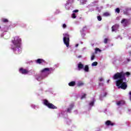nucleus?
<instances>
[{"label": "nucleus", "instance_id": "nucleus-31", "mask_svg": "<svg viewBox=\"0 0 131 131\" xmlns=\"http://www.w3.org/2000/svg\"><path fill=\"white\" fill-rule=\"evenodd\" d=\"M90 106H94V101H92L90 103Z\"/></svg>", "mask_w": 131, "mask_h": 131}, {"label": "nucleus", "instance_id": "nucleus-28", "mask_svg": "<svg viewBox=\"0 0 131 131\" xmlns=\"http://www.w3.org/2000/svg\"><path fill=\"white\" fill-rule=\"evenodd\" d=\"M78 12H79V10L76 9L73 11V13H78Z\"/></svg>", "mask_w": 131, "mask_h": 131}, {"label": "nucleus", "instance_id": "nucleus-32", "mask_svg": "<svg viewBox=\"0 0 131 131\" xmlns=\"http://www.w3.org/2000/svg\"><path fill=\"white\" fill-rule=\"evenodd\" d=\"M95 51L96 52H98V51H99V52H101V50H100V49L99 48H96Z\"/></svg>", "mask_w": 131, "mask_h": 131}, {"label": "nucleus", "instance_id": "nucleus-4", "mask_svg": "<svg viewBox=\"0 0 131 131\" xmlns=\"http://www.w3.org/2000/svg\"><path fill=\"white\" fill-rule=\"evenodd\" d=\"M63 42L66 45V47L68 48L69 47V43L70 42V38H69V34H63Z\"/></svg>", "mask_w": 131, "mask_h": 131}, {"label": "nucleus", "instance_id": "nucleus-33", "mask_svg": "<svg viewBox=\"0 0 131 131\" xmlns=\"http://www.w3.org/2000/svg\"><path fill=\"white\" fill-rule=\"evenodd\" d=\"M106 96H107V93H106V92H105V93H104V95H103V96H104V97H106Z\"/></svg>", "mask_w": 131, "mask_h": 131}, {"label": "nucleus", "instance_id": "nucleus-19", "mask_svg": "<svg viewBox=\"0 0 131 131\" xmlns=\"http://www.w3.org/2000/svg\"><path fill=\"white\" fill-rule=\"evenodd\" d=\"M103 16L104 17H108L109 16H110V13H109L108 12H104L103 13Z\"/></svg>", "mask_w": 131, "mask_h": 131}, {"label": "nucleus", "instance_id": "nucleus-20", "mask_svg": "<svg viewBox=\"0 0 131 131\" xmlns=\"http://www.w3.org/2000/svg\"><path fill=\"white\" fill-rule=\"evenodd\" d=\"M115 12L116 13H118V14H119V13H120V9H119V8H116L115 10Z\"/></svg>", "mask_w": 131, "mask_h": 131}, {"label": "nucleus", "instance_id": "nucleus-26", "mask_svg": "<svg viewBox=\"0 0 131 131\" xmlns=\"http://www.w3.org/2000/svg\"><path fill=\"white\" fill-rule=\"evenodd\" d=\"M104 43H108V38H105L104 40Z\"/></svg>", "mask_w": 131, "mask_h": 131}, {"label": "nucleus", "instance_id": "nucleus-3", "mask_svg": "<svg viewBox=\"0 0 131 131\" xmlns=\"http://www.w3.org/2000/svg\"><path fill=\"white\" fill-rule=\"evenodd\" d=\"M43 104L45 106H47L49 109H57L58 107L55 106L53 103H51L48 101V100L45 99L43 100Z\"/></svg>", "mask_w": 131, "mask_h": 131}, {"label": "nucleus", "instance_id": "nucleus-8", "mask_svg": "<svg viewBox=\"0 0 131 131\" xmlns=\"http://www.w3.org/2000/svg\"><path fill=\"white\" fill-rule=\"evenodd\" d=\"M73 107H74V103L71 104L70 105L69 107L67 108V112L71 113V110H72L73 109Z\"/></svg>", "mask_w": 131, "mask_h": 131}, {"label": "nucleus", "instance_id": "nucleus-13", "mask_svg": "<svg viewBox=\"0 0 131 131\" xmlns=\"http://www.w3.org/2000/svg\"><path fill=\"white\" fill-rule=\"evenodd\" d=\"M84 66L81 63V62H79L78 64V68L79 70H81V69H83Z\"/></svg>", "mask_w": 131, "mask_h": 131}, {"label": "nucleus", "instance_id": "nucleus-27", "mask_svg": "<svg viewBox=\"0 0 131 131\" xmlns=\"http://www.w3.org/2000/svg\"><path fill=\"white\" fill-rule=\"evenodd\" d=\"M78 86H81V85H83V82L78 83Z\"/></svg>", "mask_w": 131, "mask_h": 131}, {"label": "nucleus", "instance_id": "nucleus-17", "mask_svg": "<svg viewBox=\"0 0 131 131\" xmlns=\"http://www.w3.org/2000/svg\"><path fill=\"white\" fill-rule=\"evenodd\" d=\"M84 71H85V72H89V66L85 65L84 68Z\"/></svg>", "mask_w": 131, "mask_h": 131}, {"label": "nucleus", "instance_id": "nucleus-7", "mask_svg": "<svg viewBox=\"0 0 131 131\" xmlns=\"http://www.w3.org/2000/svg\"><path fill=\"white\" fill-rule=\"evenodd\" d=\"M118 28H119V25H115L113 26L112 27V31L113 32L114 31H116V30H117V29H118Z\"/></svg>", "mask_w": 131, "mask_h": 131}, {"label": "nucleus", "instance_id": "nucleus-21", "mask_svg": "<svg viewBox=\"0 0 131 131\" xmlns=\"http://www.w3.org/2000/svg\"><path fill=\"white\" fill-rule=\"evenodd\" d=\"M97 20H98V21H102V16H97Z\"/></svg>", "mask_w": 131, "mask_h": 131}, {"label": "nucleus", "instance_id": "nucleus-9", "mask_svg": "<svg viewBox=\"0 0 131 131\" xmlns=\"http://www.w3.org/2000/svg\"><path fill=\"white\" fill-rule=\"evenodd\" d=\"M124 104H125V101H124V100L119 101L117 102V105L118 106H122L123 105H124Z\"/></svg>", "mask_w": 131, "mask_h": 131}, {"label": "nucleus", "instance_id": "nucleus-41", "mask_svg": "<svg viewBox=\"0 0 131 131\" xmlns=\"http://www.w3.org/2000/svg\"><path fill=\"white\" fill-rule=\"evenodd\" d=\"M0 28H1V27H0Z\"/></svg>", "mask_w": 131, "mask_h": 131}, {"label": "nucleus", "instance_id": "nucleus-6", "mask_svg": "<svg viewBox=\"0 0 131 131\" xmlns=\"http://www.w3.org/2000/svg\"><path fill=\"white\" fill-rule=\"evenodd\" d=\"M19 72L20 73H21V74H28L29 73V71L27 69H24L23 68H21L19 70Z\"/></svg>", "mask_w": 131, "mask_h": 131}, {"label": "nucleus", "instance_id": "nucleus-37", "mask_svg": "<svg viewBox=\"0 0 131 131\" xmlns=\"http://www.w3.org/2000/svg\"><path fill=\"white\" fill-rule=\"evenodd\" d=\"M107 82H109V80L107 81Z\"/></svg>", "mask_w": 131, "mask_h": 131}, {"label": "nucleus", "instance_id": "nucleus-29", "mask_svg": "<svg viewBox=\"0 0 131 131\" xmlns=\"http://www.w3.org/2000/svg\"><path fill=\"white\" fill-rule=\"evenodd\" d=\"M99 81H103V80H104V79H103L102 77H100L99 78Z\"/></svg>", "mask_w": 131, "mask_h": 131}, {"label": "nucleus", "instance_id": "nucleus-25", "mask_svg": "<svg viewBox=\"0 0 131 131\" xmlns=\"http://www.w3.org/2000/svg\"><path fill=\"white\" fill-rule=\"evenodd\" d=\"M86 96V94H84L82 96V97H81V100H82V99H84V98H85Z\"/></svg>", "mask_w": 131, "mask_h": 131}, {"label": "nucleus", "instance_id": "nucleus-14", "mask_svg": "<svg viewBox=\"0 0 131 131\" xmlns=\"http://www.w3.org/2000/svg\"><path fill=\"white\" fill-rule=\"evenodd\" d=\"M9 30V27L8 26H5L3 29L2 31L4 32H8V31Z\"/></svg>", "mask_w": 131, "mask_h": 131}, {"label": "nucleus", "instance_id": "nucleus-34", "mask_svg": "<svg viewBox=\"0 0 131 131\" xmlns=\"http://www.w3.org/2000/svg\"><path fill=\"white\" fill-rule=\"evenodd\" d=\"M127 62H129V61H130V59L127 58Z\"/></svg>", "mask_w": 131, "mask_h": 131}, {"label": "nucleus", "instance_id": "nucleus-10", "mask_svg": "<svg viewBox=\"0 0 131 131\" xmlns=\"http://www.w3.org/2000/svg\"><path fill=\"white\" fill-rule=\"evenodd\" d=\"M105 125H107V126H109V125H111V126H113L114 125V123L111 122V121L107 120L105 122Z\"/></svg>", "mask_w": 131, "mask_h": 131}, {"label": "nucleus", "instance_id": "nucleus-18", "mask_svg": "<svg viewBox=\"0 0 131 131\" xmlns=\"http://www.w3.org/2000/svg\"><path fill=\"white\" fill-rule=\"evenodd\" d=\"M2 21L3 23H8V22H9V20H8V19H7V18H2Z\"/></svg>", "mask_w": 131, "mask_h": 131}, {"label": "nucleus", "instance_id": "nucleus-35", "mask_svg": "<svg viewBox=\"0 0 131 131\" xmlns=\"http://www.w3.org/2000/svg\"><path fill=\"white\" fill-rule=\"evenodd\" d=\"M75 47H76V48H77V47H78V44H76Z\"/></svg>", "mask_w": 131, "mask_h": 131}, {"label": "nucleus", "instance_id": "nucleus-1", "mask_svg": "<svg viewBox=\"0 0 131 131\" xmlns=\"http://www.w3.org/2000/svg\"><path fill=\"white\" fill-rule=\"evenodd\" d=\"M22 40L18 36H16L13 38V39L12 40V42L13 44V46L11 47V49L13 50V52L16 55H19L21 54V42Z\"/></svg>", "mask_w": 131, "mask_h": 131}, {"label": "nucleus", "instance_id": "nucleus-24", "mask_svg": "<svg viewBox=\"0 0 131 131\" xmlns=\"http://www.w3.org/2000/svg\"><path fill=\"white\" fill-rule=\"evenodd\" d=\"M95 54H93L91 56V61H93V60H94L95 59Z\"/></svg>", "mask_w": 131, "mask_h": 131}, {"label": "nucleus", "instance_id": "nucleus-22", "mask_svg": "<svg viewBox=\"0 0 131 131\" xmlns=\"http://www.w3.org/2000/svg\"><path fill=\"white\" fill-rule=\"evenodd\" d=\"M98 65V62L95 61L92 63V66H97Z\"/></svg>", "mask_w": 131, "mask_h": 131}, {"label": "nucleus", "instance_id": "nucleus-36", "mask_svg": "<svg viewBox=\"0 0 131 131\" xmlns=\"http://www.w3.org/2000/svg\"><path fill=\"white\" fill-rule=\"evenodd\" d=\"M129 54H131V51L129 52Z\"/></svg>", "mask_w": 131, "mask_h": 131}, {"label": "nucleus", "instance_id": "nucleus-38", "mask_svg": "<svg viewBox=\"0 0 131 131\" xmlns=\"http://www.w3.org/2000/svg\"><path fill=\"white\" fill-rule=\"evenodd\" d=\"M80 57H81V56H79V58H80Z\"/></svg>", "mask_w": 131, "mask_h": 131}, {"label": "nucleus", "instance_id": "nucleus-16", "mask_svg": "<svg viewBox=\"0 0 131 131\" xmlns=\"http://www.w3.org/2000/svg\"><path fill=\"white\" fill-rule=\"evenodd\" d=\"M49 71H50V68H46L42 69L41 71V73H45V72H49Z\"/></svg>", "mask_w": 131, "mask_h": 131}, {"label": "nucleus", "instance_id": "nucleus-12", "mask_svg": "<svg viewBox=\"0 0 131 131\" xmlns=\"http://www.w3.org/2000/svg\"><path fill=\"white\" fill-rule=\"evenodd\" d=\"M121 23L122 24H123V23H124V25L126 26L127 25V23H128V20H127V19L124 18L122 19Z\"/></svg>", "mask_w": 131, "mask_h": 131}, {"label": "nucleus", "instance_id": "nucleus-39", "mask_svg": "<svg viewBox=\"0 0 131 131\" xmlns=\"http://www.w3.org/2000/svg\"><path fill=\"white\" fill-rule=\"evenodd\" d=\"M37 80H38V78H37Z\"/></svg>", "mask_w": 131, "mask_h": 131}, {"label": "nucleus", "instance_id": "nucleus-40", "mask_svg": "<svg viewBox=\"0 0 131 131\" xmlns=\"http://www.w3.org/2000/svg\"><path fill=\"white\" fill-rule=\"evenodd\" d=\"M101 84V83H99V85Z\"/></svg>", "mask_w": 131, "mask_h": 131}, {"label": "nucleus", "instance_id": "nucleus-11", "mask_svg": "<svg viewBox=\"0 0 131 131\" xmlns=\"http://www.w3.org/2000/svg\"><path fill=\"white\" fill-rule=\"evenodd\" d=\"M45 62H46L45 60L40 58H39L36 60V63L37 64H41L42 63H45Z\"/></svg>", "mask_w": 131, "mask_h": 131}, {"label": "nucleus", "instance_id": "nucleus-5", "mask_svg": "<svg viewBox=\"0 0 131 131\" xmlns=\"http://www.w3.org/2000/svg\"><path fill=\"white\" fill-rule=\"evenodd\" d=\"M119 75H121V76H124V77H125V78H126L125 77V75H126V76H127V77H128V76H129V75H130V73L128 72H126V73H124V72H117L114 75V76L118 77Z\"/></svg>", "mask_w": 131, "mask_h": 131}, {"label": "nucleus", "instance_id": "nucleus-2", "mask_svg": "<svg viewBox=\"0 0 131 131\" xmlns=\"http://www.w3.org/2000/svg\"><path fill=\"white\" fill-rule=\"evenodd\" d=\"M113 79L117 80L116 81V85L117 86H118L119 89L126 90L127 88L126 78H125L123 76L119 75L118 76H114Z\"/></svg>", "mask_w": 131, "mask_h": 131}, {"label": "nucleus", "instance_id": "nucleus-30", "mask_svg": "<svg viewBox=\"0 0 131 131\" xmlns=\"http://www.w3.org/2000/svg\"><path fill=\"white\" fill-rule=\"evenodd\" d=\"M62 27L63 28H66V27H67V26L66 25V24H63L62 25Z\"/></svg>", "mask_w": 131, "mask_h": 131}, {"label": "nucleus", "instance_id": "nucleus-15", "mask_svg": "<svg viewBox=\"0 0 131 131\" xmlns=\"http://www.w3.org/2000/svg\"><path fill=\"white\" fill-rule=\"evenodd\" d=\"M75 84H76V83L74 81H71L69 83V86H75Z\"/></svg>", "mask_w": 131, "mask_h": 131}, {"label": "nucleus", "instance_id": "nucleus-23", "mask_svg": "<svg viewBox=\"0 0 131 131\" xmlns=\"http://www.w3.org/2000/svg\"><path fill=\"white\" fill-rule=\"evenodd\" d=\"M72 18H73V19H75V18H76V15L75 14V13L72 14Z\"/></svg>", "mask_w": 131, "mask_h": 131}]
</instances>
